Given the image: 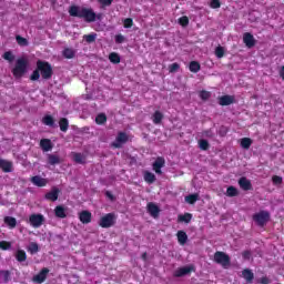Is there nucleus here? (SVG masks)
<instances>
[{
    "label": "nucleus",
    "mask_w": 284,
    "mask_h": 284,
    "mask_svg": "<svg viewBox=\"0 0 284 284\" xmlns=\"http://www.w3.org/2000/svg\"><path fill=\"white\" fill-rule=\"evenodd\" d=\"M70 17H77L78 19H84L87 23H94V21H101L103 19V13L94 12L92 8L71 6L69 8Z\"/></svg>",
    "instance_id": "obj_1"
},
{
    "label": "nucleus",
    "mask_w": 284,
    "mask_h": 284,
    "mask_svg": "<svg viewBox=\"0 0 284 284\" xmlns=\"http://www.w3.org/2000/svg\"><path fill=\"white\" fill-rule=\"evenodd\" d=\"M54 71L52 70V64L48 61L38 60L37 68L30 75V81H39V79H44V81H49L52 79Z\"/></svg>",
    "instance_id": "obj_2"
},
{
    "label": "nucleus",
    "mask_w": 284,
    "mask_h": 284,
    "mask_svg": "<svg viewBox=\"0 0 284 284\" xmlns=\"http://www.w3.org/2000/svg\"><path fill=\"white\" fill-rule=\"evenodd\" d=\"M11 72H12L14 79H21V77H23V74H26L28 72V59L19 58L16 61V65Z\"/></svg>",
    "instance_id": "obj_3"
},
{
    "label": "nucleus",
    "mask_w": 284,
    "mask_h": 284,
    "mask_svg": "<svg viewBox=\"0 0 284 284\" xmlns=\"http://www.w3.org/2000/svg\"><path fill=\"white\" fill-rule=\"evenodd\" d=\"M213 261L214 263H216L217 265H222L224 267V270H227V267H230L232 261L230 258V255H227L225 252L223 251H216L214 253L213 256Z\"/></svg>",
    "instance_id": "obj_4"
},
{
    "label": "nucleus",
    "mask_w": 284,
    "mask_h": 284,
    "mask_svg": "<svg viewBox=\"0 0 284 284\" xmlns=\"http://www.w3.org/2000/svg\"><path fill=\"white\" fill-rule=\"evenodd\" d=\"M253 221L256 222L258 227H265L267 223H270V212L267 211H260L253 215Z\"/></svg>",
    "instance_id": "obj_5"
},
{
    "label": "nucleus",
    "mask_w": 284,
    "mask_h": 284,
    "mask_svg": "<svg viewBox=\"0 0 284 284\" xmlns=\"http://www.w3.org/2000/svg\"><path fill=\"white\" fill-rule=\"evenodd\" d=\"M115 223H116V214L114 213H108L103 215L99 221L100 227H103V229L112 227Z\"/></svg>",
    "instance_id": "obj_6"
},
{
    "label": "nucleus",
    "mask_w": 284,
    "mask_h": 284,
    "mask_svg": "<svg viewBox=\"0 0 284 284\" xmlns=\"http://www.w3.org/2000/svg\"><path fill=\"white\" fill-rule=\"evenodd\" d=\"M129 136L128 133L121 131L118 133L115 141H113L111 143V148H114L115 150H121V148H123V145H125V143L129 141Z\"/></svg>",
    "instance_id": "obj_7"
},
{
    "label": "nucleus",
    "mask_w": 284,
    "mask_h": 284,
    "mask_svg": "<svg viewBox=\"0 0 284 284\" xmlns=\"http://www.w3.org/2000/svg\"><path fill=\"white\" fill-rule=\"evenodd\" d=\"M29 223L32 227H41L45 223V216L41 213H33L29 216Z\"/></svg>",
    "instance_id": "obj_8"
},
{
    "label": "nucleus",
    "mask_w": 284,
    "mask_h": 284,
    "mask_svg": "<svg viewBox=\"0 0 284 284\" xmlns=\"http://www.w3.org/2000/svg\"><path fill=\"white\" fill-rule=\"evenodd\" d=\"M153 172L155 174H163V171L161 170L162 168H165V158L163 156H158L155 161L152 164Z\"/></svg>",
    "instance_id": "obj_9"
},
{
    "label": "nucleus",
    "mask_w": 284,
    "mask_h": 284,
    "mask_svg": "<svg viewBox=\"0 0 284 284\" xmlns=\"http://www.w3.org/2000/svg\"><path fill=\"white\" fill-rule=\"evenodd\" d=\"M146 212L152 216V219H159V214H161V209L159 205L154 204V202H149L146 204Z\"/></svg>",
    "instance_id": "obj_10"
},
{
    "label": "nucleus",
    "mask_w": 284,
    "mask_h": 284,
    "mask_svg": "<svg viewBox=\"0 0 284 284\" xmlns=\"http://www.w3.org/2000/svg\"><path fill=\"white\" fill-rule=\"evenodd\" d=\"M59 194H61V190L59 187L53 186L50 192L44 194L45 201H51L54 203L55 201H59Z\"/></svg>",
    "instance_id": "obj_11"
},
{
    "label": "nucleus",
    "mask_w": 284,
    "mask_h": 284,
    "mask_svg": "<svg viewBox=\"0 0 284 284\" xmlns=\"http://www.w3.org/2000/svg\"><path fill=\"white\" fill-rule=\"evenodd\" d=\"M237 183L241 190H243L244 192H250V190H254V187L252 186V181H250L245 176L240 178Z\"/></svg>",
    "instance_id": "obj_12"
},
{
    "label": "nucleus",
    "mask_w": 284,
    "mask_h": 284,
    "mask_svg": "<svg viewBox=\"0 0 284 284\" xmlns=\"http://www.w3.org/2000/svg\"><path fill=\"white\" fill-rule=\"evenodd\" d=\"M50 270L48 267L42 268L37 275L33 276V283H43L48 278Z\"/></svg>",
    "instance_id": "obj_13"
},
{
    "label": "nucleus",
    "mask_w": 284,
    "mask_h": 284,
    "mask_svg": "<svg viewBox=\"0 0 284 284\" xmlns=\"http://www.w3.org/2000/svg\"><path fill=\"white\" fill-rule=\"evenodd\" d=\"M233 103H236L234 95H222L219 98V105L225 106L232 105Z\"/></svg>",
    "instance_id": "obj_14"
},
{
    "label": "nucleus",
    "mask_w": 284,
    "mask_h": 284,
    "mask_svg": "<svg viewBox=\"0 0 284 284\" xmlns=\"http://www.w3.org/2000/svg\"><path fill=\"white\" fill-rule=\"evenodd\" d=\"M243 41L246 48H254V45H256V40L254 39V36L250 32L244 33Z\"/></svg>",
    "instance_id": "obj_15"
},
{
    "label": "nucleus",
    "mask_w": 284,
    "mask_h": 284,
    "mask_svg": "<svg viewBox=\"0 0 284 284\" xmlns=\"http://www.w3.org/2000/svg\"><path fill=\"white\" fill-rule=\"evenodd\" d=\"M31 183H33V185H37V187H45V185H48V180L41 178L40 175H34L31 178Z\"/></svg>",
    "instance_id": "obj_16"
},
{
    "label": "nucleus",
    "mask_w": 284,
    "mask_h": 284,
    "mask_svg": "<svg viewBox=\"0 0 284 284\" xmlns=\"http://www.w3.org/2000/svg\"><path fill=\"white\" fill-rule=\"evenodd\" d=\"M79 219L83 225H88V223H92V213L90 211H82L79 213Z\"/></svg>",
    "instance_id": "obj_17"
},
{
    "label": "nucleus",
    "mask_w": 284,
    "mask_h": 284,
    "mask_svg": "<svg viewBox=\"0 0 284 284\" xmlns=\"http://www.w3.org/2000/svg\"><path fill=\"white\" fill-rule=\"evenodd\" d=\"M191 272H192V266H183L178 268L174 272V276L175 278H181V276H187V274H191Z\"/></svg>",
    "instance_id": "obj_18"
},
{
    "label": "nucleus",
    "mask_w": 284,
    "mask_h": 284,
    "mask_svg": "<svg viewBox=\"0 0 284 284\" xmlns=\"http://www.w3.org/2000/svg\"><path fill=\"white\" fill-rule=\"evenodd\" d=\"M143 179L149 185H152V183L156 182V175L150 171L143 172Z\"/></svg>",
    "instance_id": "obj_19"
},
{
    "label": "nucleus",
    "mask_w": 284,
    "mask_h": 284,
    "mask_svg": "<svg viewBox=\"0 0 284 284\" xmlns=\"http://www.w3.org/2000/svg\"><path fill=\"white\" fill-rule=\"evenodd\" d=\"M40 148L43 152H50L52 150V141L50 139H42L40 141Z\"/></svg>",
    "instance_id": "obj_20"
},
{
    "label": "nucleus",
    "mask_w": 284,
    "mask_h": 284,
    "mask_svg": "<svg viewBox=\"0 0 284 284\" xmlns=\"http://www.w3.org/2000/svg\"><path fill=\"white\" fill-rule=\"evenodd\" d=\"M14 256L18 263H26V261H28V254L23 250H18Z\"/></svg>",
    "instance_id": "obj_21"
},
{
    "label": "nucleus",
    "mask_w": 284,
    "mask_h": 284,
    "mask_svg": "<svg viewBox=\"0 0 284 284\" xmlns=\"http://www.w3.org/2000/svg\"><path fill=\"white\" fill-rule=\"evenodd\" d=\"M0 168L2 170V172H12V162L8 161V160H0Z\"/></svg>",
    "instance_id": "obj_22"
},
{
    "label": "nucleus",
    "mask_w": 284,
    "mask_h": 284,
    "mask_svg": "<svg viewBox=\"0 0 284 284\" xmlns=\"http://www.w3.org/2000/svg\"><path fill=\"white\" fill-rule=\"evenodd\" d=\"M54 215L57 216V219H65L68 216V214L65 213V209L63 207V205H58L54 209Z\"/></svg>",
    "instance_id": "obj_23"
},
{
    "label": "nucleus",
    "mask_w": 284,
    "mask_h": 284,
    "mask_svg": "<svg viewBox=\"0 0 284 284\" xmlns=\"http://www.w3.org/2000/svg\"><path fill=\"white\" fill-rule=\"evenodd\" d=\"M242 276L246 281V283H252V281H254V273L250 268L243 270Z\"/></svg>",
    "instance_id": "obj_24"
},
{
    "label": "nucleus",
    "mask_w": 284,
    "mask_h": 284,
    "mask_svg": "<svg viewBox=\"0 0 284 284\" xmlns=\"http://www.w3.org/2000/svg\"><path fill=\"white\" fill-rule=\"evenodd\" d=\"M176 236L180 245H185V243H187V233H185V231H178Z\"/></svg>",
    "instance_id": "obj_25"
},
{
    "label": "nucleus",
    "mask_w": 284,
    "mask_h": 284,
    "mask_svg": "<svg viewBox=\"0 0 284 284\" xmlns=\"http://www.w3.org/2000/svg\"><path fill=\"white\" fill-rule=\"evenodd\" d=\"M59 128L61 132H68V128H70V122L68 121L67 118H61L59 120Z\"/></svg>",
    "instance_id": "obj_26"
},
{
    "label": "nucleus",
    "mask_w": 284,
    "mask_h": 284,
    "mask_svg": "<svg viewBox=\"0 0 284 284\" xmlns=\"http://www.w3.org/2000/svg\"><path fill=\"white\" fill-rule=\"evenodd\" d=\"M48 163L49 165H59V163H61V158L55 154H48Z\"/></svg>",
    "instance_id": "obj_27"
},
{
    "label": "nucleus",
    "mask_w": 284,
    "mask_h": 284,
    "mask_svg": "<svg viewBox=\"0 0 284 284\" xmlns=\"http://www.w3.org/2000/svg\"><path fill=\"white\" fill-rule=\"evenodd\" d=\"M189 70L190 72L196 74V72L201 71V63H199V61H191L189 64Z\"/></svg>",
    "instance_id": "obj_28"
},
{
    "label": "nucleus",
    "mask_w": 284,
    "mask_h": 284,
    "mask_svg": "<svg viewBox=\"0 0 284 284\" xmlns=\"http://www.w3.org/2000/svg\"><path fill=\"white\" fill-rule=\"evenodd\" d=\"M4 223L10 227V230H14L17 227V219L12 216H6L4 217Z\"/></svg>",
    "instance_id": "obj_29"
},
{
    "label": "nucleus",
    "mask_w": 284,
    "mask_h": 284,
    "mask_svg": "<svg viewBox=\"0 0 284 284\" xmlns=\"http://www.w3.org/2000/svg\"><path fill=\"white\" fill-rule=\"evenodd\" d=\"M152 121L154 125L161 124V121H163V113H161V111H155L152 115Z\"/></svg>",
    "instance_id": "obj_30"
},
{
    "label": "nucleus",
    "mask_w": 284,
    "mask_h": 284,
    "mask_svg": "<svg viewBox=\"0 0 284 284\" xmlns=\"http://www.w3.org/2000/svg\"><path fill=\"white\" fill-rule=\"evenodd\" d=\"M16 41L18 45H20L21 48H28V45H30V42L28 41V39L21 36H16Z\"/></svg>",
    "instance_id": "obj_31"
},
{
    "label": "nucleus",
    "mask_w": 284,
    "mask_h": 284,
    "mask_svg": "<svg viewBox=\"0 0 284 284\" xmlns=\"http://www.w3.org/2000/svg\"><path fill=\"white\" fill-rule=\"evenodd\" d=\"M95 123L98 125H104V123H108V115L105 113H100L95 118Z\"/></svg>",
    "instance_id": "obj_32"
},
{
    "label": "nucleus",
    "mask_w": 284,
    "mask_h": 284,
    "mask_svg": "<svg viewBox=\"0 0 284 284\" xmlns=\"http://www.w3.org/2000/svg\"><path fill=\"white\" fill-rule=\"evenodd\" d=\"M42 123L49 128H54V118H52V115H44L42 118Z\"/></svg>",
    "instance_id": "obj_33"
},
{
    "label": "nucleus",
    "mask_w": 284,
    "mask_h": 284,
    "mask_svg": "<svg viewBox=\"0 0 284 284\" xmlns=\"http://www.w3.org/2000/svg\"><path fill=\"white\" fill-rule=\"evenodd\" d=\"M73 161L75 163H79L80 165H85V155H83L81 153H74Z\"/></svg>",
    "instance_id": "obj_34"
},
{
    "label": "nucleus",
    "mask_w": 284,
    "mask_h": 284,
    "mask_svg": "<svg viewBox=\"0 0 284 284\" xmlns=\"http://www.w3.org/2000/svg\"><path fill=\"white\" fill-rule=\"evenodd\" d=\"M109 61L114 64L121 63V55L116 52H112L109 54Z\"/></svg>",
    "instance_id": "obj_35"
},
{
    "label": "nucleus",
    "mask_w": 284,
    "mask_h": 284,
    "mask_svg": "<svg viewBox=\"0 0 284 284\" xmlns=\"http://www.w3.org/2000/svg\"><path fill=\"white\" fill-rule=\"evenodd\" d=\"M185 201H186V203H189V205H194V203H196V201H199V194H196V193L189 194L185 196Z\"/></svg>",
    "instance_id": "obj_36"
},
{
    "label": "nucleus",
    "mask_w": 284,
    "mask_h": 284,
    "mask_svg": "<svg viewBox=\"0 0 284 284\" xmlns=\"http://www.w3.org/2000/svg\"><path fill=\"white\" fill-rule=\"evenodd\" d=\"M241 148H243L244 150H250V148H252V139L243 138L241 140Z\"/></svg>",
    "instance_id": "obj_37"
},
{
    "label": "nucleus",
    "mask_w": 284,
    "mask_h": 284,
    "mask_svg": "<svg viewBox=\"0 0 284 284\" xmlns=\"http://www.w3.org/2000/svg\"><path fill=\"white\" fill-rule=\"evenodd\" d=\"M226 196H231V197L239 196V189H236V186H229L226 189Z\"/></svg>",
    "instance_id": "obj_38"
},
{
    "label": "nucleus",
    "mask_w": 284,
    "mask_h": 284,
    "mask_svg": "<svg viewBox=\"0 0 284 284\" xmlns=\"http://www.w3.org/2000/svg\"><path fill=\"white\" fill-rule=\"evenodd\" d=\"M178 219L181 223H190L192 221V214L191 213H184L183 215H179Z\"/></svg>",
    "instance_id": "obj_39"
},
{
    "label": "nucleus",
    "mask_w": 284,
    "mask_h": 284,
    "mask_svg": "<svg viewBox=\"0 0 284 284\" xmlns=\"http://www.w3.org/2000/svg\"><path fill=\"white\" fill-rule=\"evenodd\" d=\"M27 250L30 254H37V252H39V244H37V242H32L29 244Z\"/></svg>",
    "instance_id": "obj_40"
},
{
    "label": "nucleus",
    "mask_w": 284,
    "mask_h": 284,
    "mask_svg": "<svg viewBox=\"0 0 284 284\" xmlns=\"http://www.w3.org/2000/svg\"><path fill=\"white\" fill-rule=\"evenodd\" d=\"M63 58L64 59H74V50H72L70 48H65L63 50Z\"/></svg>",
    "instance_id": "obj_41"
},
{
    "label": "nucleus",
    "mask_w": 284,
    "mask_h": 284,
    "mask_svg": "<svg viewBox=\"0 0 284 284\" xmlns=\"http://www.w3.org/2000/svg\"><path fill=\"white\" fill-rule=\"evenodd\" d=\"M4 61H9V63H12L14 61V54H12V51H6L2 55Z\"/></svg>",
    "instance_id": "obj_42"
},
{
    "label": "nucleus",
    "mask_w": 284,
    "mask_h": 284,
    "mask_svg": "<svg viewBox=\"0 0 284 284\" xmlns=\"http://www.w3.org/2000/svg\"><path fill=\"white\" fill-rule=\"evenodd\" d=\"M83 39L87 43H94L97 41V33L85 34Z\"/></svg>",
    "instance_id": "obj_43"
},
{
    "label": "nucleus",
    "mask_w": 284,
    "mask_h": 284,
    "mask_svg": "<svg viewBox=\"0 0 284 284\" xmlns=\"http://www.w3.org/2000/svg\"><path fill=\"white\" fill-rule=\"evenodd\" d=\"M199 145H200V150H203V151L210 150V142H207V140H200Z\"/></svg>",
    "instance_id": "obj_44"
},
{
    "label": "nucleus",
    "mask_w": 284,
    "mask_h": 284,
    "mask_svg": "<svg viewBox=\"0 0 284 284\" xmlns=\"http://www.w3.org/2000/svg\"><path fill=\"white\" fill-rule=\"evenodd\" d=\"M179 23L180 26H182V28H186V26H190V18H187L186 16L181 17L179 19Z\"/></svg>",
    "instance_id": "obj_45"
},
{
    "label": "nucleus",
    "mask_w": 284,
    "mask_h": 284,
    "mask_svg": "<svg viewBox=\"0 0 284 284\" xmlns=\"http://www.w3.org/2000/svg\"><path fill=\"white\" fill-rule=\"evenodd\" d=\"M215 55L217 59H223V57H225V49H223V47H217L215 49Z\"/></svg>",
    "instance_id": "obj_46"
},
{
    "label": "nucleus",
    "mask_w": 284,
    "mask_h": 284,
    "mask_svg": "<svg viewBox=\"0 0 284 284\" xmlns=\"http://www.w3.org/2000/svg\"><path fill=\"white\" fill-rule=\"evenodd\" d=\"M179 70H181V64L176 62L169 65V72L171 73L179 72Z\"/></svg>",
    "instance_id": "obj_47"
},
{
    "label": "nucleus",
    "mask_w": 284,
    "mask_h": 284,
    "mask_svg": "<svg viewBox=\"0 0 284 284\" xmlns=\"http://www.w3.org/2000/svg\"><path fill=\"white\" fill-rule=\"evenodd\" d=\"M98 2L100 3L101 8H110L114 0H98Z\"/></svg>",
    "instance_id": "obj_48"
},
{
    "label": "nucleus",
    "mask_w": 284,
    "mask_h": 284,
    "mask_svg": "<svg viewBox=\"0 0 284 284\" xmlns=\"http://www.w3.org/2000/svg\"><path fill=\"white\" fill-rule=\"evenodd\" d=\"M12 247V243L8 241H0V250H10Z\"/></svg>",
    "instance_id": "obj_49"
},
{
    "label": "nucleus",
    "mask_w": 284,
    "mask_h": 284,
    "mask_svg": "<svg viewBox=\"0 0 284 284\" xmlns=\"http://www.w3.org/2000/svg\"><path fill=\"white\" fill-rule=\"evenodd\" d=\"M123 26H124V28H132V26H134V20H132V18H126V19H124V21H123Z\"/></svg>",
    "instance_id": "obj_50"
},
{
    "label": "nucleus",
    "mask_w": 284,
    "mask_h": 284,
    "mask_svg": "<svg viewBox=\"0 0 284 284\" xmlns=\"http://www.w3.org/2000/svg\"><path fill=\"white\" fill-rule=\"evenodd\" d=\"M210 97H212V93H210L209 91L200 92V98L202 99V101H207V99H210Z\"/></svg>",
    "instance_id": "obj_51"
},
{
    "label": "nucleus",
    "mask_w": 284,
    "mask_h": 284,
    "mask_svg": "<svg viewBox=\"0 0 284 284\" xmlns=\"http://www.w3.org/2000/svg\"><path fill=\"white\" fill-rule=\"evenodd\" d=\"M272 182L274 183V185H281L283 183V178L278 175H273Z\"/></svg>",
    "instance_id": "obj_52"
},
{
    "label": "nucleus",
    "mask_w": 284,
    "mask_h": 284,
    "mask_svg": "<svg viewBox=\"0 0 284 284\" xmlns=\"http://www.w3.org/2000/svg\"><path fill=\"white\" fill-rule=\"evenodd\" d=\"M227 132H229V130L226 129V126H225V125H222V126H220V129H219V131H217V134H219L220 136H227Z\"/></svg>",
    "instance_id": "obj_53"
},
{
    "label": "nucleus",
    "mask_w": 284,
    "mask_h": 284,
    "mask_svg": "<svg viewBox=\"0 0 284 284\" xmlns=\"http://www.w3.org/2000/svg\"><path fill=\"white\" fill-rule=\"evenodd\" d=\"M203 136H206L207 139H214V132L212 129L205 130L202 132Z\"/></svg>",
    "instance_id": "obj_54"
},
{
    "label": "nucleus",
    "mask_w": 284,
    "mask_h": 284,
    "mask_svg": "<svg viewBox=\"0 0 284 284\" xmlns=\"http://www.w3.org/2000/svg\"><path fill=\"white\" fill-rule=\"evenodd\" d=\"M210 7L213 8V10H216L217 8H221V1L220 0H212L210 3Z\"/></svg>",
    "instance_id": "obj_55"
},
{
    "label": "nucleus",
    "mask_w": 284,
    "mask_h": 284,
    "mask_svg": "<svg viewBox=\"0 0 284 284\" xmlns=\"http://www.w3.org/2000/svg\"><path fill=\"white\" fill-rule=\"evenodd\" d=\"M257 283H260V284H270L271 281H270V277L263 276L260 280H257Z\"/></svg>",
    "instance_id": "obj_56"
},
{
    "label": "nucleus",
    "mask_w": 284,
    "mask_h": 284,
    "mask_svg": "<svg viewBox=\"0 0 284 284\" xmlns=\"http://www.w3.org/2000/svg\"><path fill=\"white\" fill-rule=\"evenodd\" d=\"M125 41V37L123 34L115 36V43H123Z\"/></svg>",
    "instance_id": "obj_57"
},
{
    "label": "nucleus",
    "mask_w": 284,
    "mask_h": 284,
    "mask_svg": "<svg viewBox=\"0 0 284 284\" xmlns=\"http://www.w3.org/2000/svg\"><path fill=\"white\" fill-rule=\"evenodd\" d=\"M242 256H243V258H245L246 261H250V258H251V256H252V252H250V251H244V252L242 253Z\"/></svg>",
    "instance_id": "obj_58"
},
{
    "label": "nucleus",
    "mask_w": 284,
    "mask_h": 284,
    "mask_svg": "<svg viewBox=\"0 0 284 284\" xmlns=\"http://www.w3.org/2000/svg\"><path fill=\"white\" fill-rule=\"evenodd\" d=\"M2 273H3L6 283H8L9 278H10V271H3Z\"/></svg>",
    "instance_id": "obj_59"
},
{
    "label": "nucleus",
    "mask_w": 284,
    "mask_h": 284,
    "mask_svg": "<svg viewBox=\"0 0 284 284\" xmlns=\"http://www.w3.org/2000/svg\"><path fill=\"white\" fill-rule=\"evenodd\" d=\"M105 196H106L108 199H110L111 201H114V195L112 194V192L106 191V192H105Z\"/></svg>",
    "instance_id": "obj_60"
},
{
    "label": "nucleus",
    "mask_w": 284,
    "mask_h": 284,
    "mask_svg": "<svg viewBox=\"0 0 284 284\" xmlns=\"http://www.w3.org/2000/svg\"><path fill=\"white\" fill-rule=\"evenodd\" d=\"M142 261H148V253L142 254Z\"/></svg>",
    "instance_id": "obj_61"
}]
</instances>
